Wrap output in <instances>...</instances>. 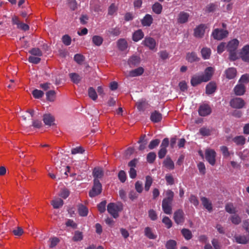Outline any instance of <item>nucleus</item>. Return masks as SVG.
<instances>
[{"mask_svg": "<svg viewBox=\"0 0 249 249\" xmlns=\"http://www.w3.org/2000/svg\"><path fill=\"white\" fill-rule=\"evenodd\" d=\"M239 45V41L236 38L229 41L226 45V49L229 52V58L231 61H235L238 58L237 50Z\"/></svg>", "mask_w": 249, "mask_h": 249, "instance_id": "nucleus-1", "label": "nucleus"}, {"mask_svg": "<svg viewBox=\"0 0 249 249\" xmlns=\"http://www.w3.org/2000/svg\"><path fill=\"white\" fill-rule=\"evenodd\" d=\"M222 28H215L212 33V36L216 40H221L226 38L229 34L227 29V24L224 22L221 23Z\"/></svg>", "mask_w": 249, "mask_h": 249, "instance_id": "nucleus-2", "label": "nucleus"}, {"mask_svg": "<svg viewBox=\"0 0 249 249\" xmlns=\"http://www.w3.org/2000/svg\"><path fill=\"white\" fill-rule=\"evenodd\" d=\"M102 186L100 181L97 178H94L93 185L89 192V196L90 197H94L99 195L102 193Z\"/></svg>", "mask_w": 249, "mask_h": 249, "instance_id": "nucleus-3", "label": "nucleus"}, {"mask_svg": "<svg viewBox=\"0 0 249 249\" xmlns=\"http://www.w3.org/2000/svg\"><path fill=\"white\" fill-rule=\"evenodd\" d=\"M142 44L151 51L157 50V42L156 40L150 36H146L142 42Z\"/></svg>", "mask_w": 249, "mask_h": 249, "instance_id": "nucleus-4", "label": "nucleus"}, {"mask_svg": "<svg viewBox=\"0 0 249 249\" xmlns=\"http://www.w3.org/2000/svg\"><path fill=\"white\" fill-rule=\"evenodd\" d=\"M122 210V207L116 205L114 203H110L107 206V211L114 218L119 216L118 212Z\"/></svg>", "mask_w": 249, "mask_h": 249, "instance_id": "nucleus-5", "label": "nucleus"}, {"mask_svg": "<svg viewBox=\"0 0 249 249\" xmlns=\"http://www.w3.org/2000/svg\"><path fill=\"white\" fill-rule=\"evenodd\" d=\"M207 28L205 24L201 23L194 29V36L196 38H202L204 36L206 29Z\"/></svg>", "mask_w": 249, "mask_h": 249, "instance_id": "nucleus-6", "label": "nucleus"}, {"mask_svg": "<svg viewBox=\"0 0 249 249\" xmlns=\"http://www.w3.org/2000/svg\"><path fill=\"white\" fill-rule=\"evenodd\" d=\"M230 105L233 108L241 109L245 107L246 102L241 98L235 97L231 100Z\"/></svg>", "mask_w": 249, "mask_h": 249, "instance_id": "nucleus-7", "label": "nucleus"}, {"mask_svg": "<svg viewBox=\"0 0 249 249\" xmlns=\"http://www.w3.org/2000/svg\"><path fill=\"white\" fill-rule=\"evenodd\" d=\"M12 23L13 25H17V28L24 31L29 30V26L26 24L20 21L18 16L14 15L12 18Z\"/></svg>", "mask_w": 249, "mask_h": 249, "instance_id": "nucleus-8", "label": "nucleus"}, {"mask_svg": "<svg viewBox=\"0 0 249 249\" xmlns=\"http://www.w3.org/2000/svg\"><path fill=\"white\" fill-rule=\"evenodd\" d=\"M205 159L212 165L215 163L216 152L213 149H207L205 150Z\"/></svg>", "mask_w": 249, "mask_h": 249, "instance_id": "nucleus-9", "label": "nucleus"}, {"mask_svg": "<svg viewBox=\"0 0 249 249\" xmlns=\"http://www.w3.org/2000/svg\"><path fill=\"white\" fill-rule=\"evenodd\" d=\"M239 57L245 62H249V44L245 45L240 50Z\"/></svg>", "mask_w": 249, "mask_h": 249, "instance_id": "nucleus-10", "label": "nucleus"}, {"mask_svg": "<svg viewBox=\"0 0 249 249\" xmlns=\"http://www.w3.org/2000/svg\"><path fill=\"white\" fill-rule=\"evenodd\" d=\"M174 220L177 224H182L184 222V213L181 209L176 211L174 214Z\"/></svg>", "mask_w": 249, "mask_h": 249, "instance_id": "nucleus-11", "label": "nucleus"}, {"mask_svg": "<svg viewBox=\"0 0 249 249\" xmlns=\"http://www.w3.org/2000/svg\"><path fill=\"white\" fill-rule=\"evenodd\" d=\"M117 46L118 50L121 52L125 51L128 48V44L126 39L120 38L117 41Z\"/></svg>", "mask_w": 249, "mask_h": 249, "instance_id": "nucleus-12", "label": "nucleus"}, {"mask_svg": "<svg viewBox=\"0 0 249 249\" xmlns=\"http://www.w3.org/2000/svg\"><path fill=\"white\" fill-rule=\"evenodd\" d=\"M43 121L45 125L51 126L54 124L55 118L50 113H46L43 115Z\"/></svg>", "mask_w": 249, "mask_h": 249, "instance_id": "nucleus-13", "label": "nucleus"}, {"mask_svg": "<svg viewBox=\"0 0 249 249\" xmlns=\"http://www.w3.org/2000/svg\"><path fill=\"white\" fill-rule=\"evenodd\" d=\"M212 110L210 107L206 104L200 106L198 109L199 114L201 116H206L210 114Z\"/></svg>", "mask_w": 249, "mask_h": 249, "instance_id": "nucleus-14", "label": "nucleus"}, {"mask_svg": "<svg viewBox=\"0 0 249 249\" xmlns=\"http://www.w3.org/2000/svg\"><path fill=\"white\" fill-rule=\"evenodd\" d=\"M172 202L167 201L163 199L162 201V208L164 213L167 214H170L172 213Z\"/></svg>", "mask_w": 249, "mask_h": 249, "instance_id": "nucleus-15", "label": "nucleus"}, {"mask_svg": "<svg viewBox=\"0 0 249 249\" xmlns=\"http://www.w3.org/2000/svg\"><path fill=\"white\" fill-rule=\"evenodd\" d=\"M204 79L201 74H196L192 77L191 84L193 87H196L204 82Z\"/></svg>", "mask_w": 249, "mask_h": 249, "instance_id": "nucleus-16", "label": "nucleus"}, {"mask_svg": "<svg viewBox=\"0 0 249 249\" xmlns=\"http://www.w3.org/2000/svg\"><path fill=\"white\" fill-rule=\"evenodd\" d=\"M214 71V70L213 68L211 67H208L204 71V73L203 74H201L202 76L203 77V78L204 79V82H206L209 81Z\"/></svg>", "mask_w": 249, "mask_h": 249, "instance_id": "nucleus-17", "label": "nucleus"}, {"mask_svg": "<svg viewBox=\"0 0 249 249\" xmlns=\"http://www.w3.org/2000/svg\"><path fill=\"white\" fill-rule=\"evenodd\" d=\"M234 92L236 95L241 96L246 92V87L244 85L238 83L234 88Z\"/></svg>", "mask_w": 249, "mask_h": 249, "instance_id": "nucleus-18", "label": "nucleus"}, {"mask_svg": "<svg viewBox=\"0 0 249 249\" xmlns=\"http://www.w3.org/2000/svg\"><path fill=\"white\" fill-rule=\"evenodd\" d=\"M189 17L188 13L184 11L180 12L178 15V22L180 24L185 23L188 21Z\"/></svg>", "mask_w": 249, "mask_h": 249, "instance_id": "nucleus-19", "label": "nucleus"}, {"mask_svg": "<svg viewBox=\"0 0 249 249\" xmlns=\"http://www.w3.org/2000/svg\"><path fill=\"white\" fill-rule=\"evenodd\" d=\"M162 114L157 110H155L151 114L150 120L154 123H157L160 122L162 120Z\"/></svg>", "mask_w": 249, "mask_h": 249, "instance_id": "nucleus-20", "label": "nucleus"}, {"mask_svg": "<svg viewBox=\"0 0 249 249\" xmlns=\"http://www.w3.org/2000/svg\"><path fill=\"white\" fill-rule=\"evenodd\" d=\"M153 22V18L151 15L146 14L141 20V23L143 26H150Z\"/></svg>", "mask_w": 249, "mask_h": 249, "instance_id": "nucleus-21", "label": "nucleus"}, {"mask_svg": "<svg viewBox=\"0 0 249 249\" xmlns=\"http://www.w3.org/2000/svg\"><path fill=\"white\" fill-rule=\"evenodd\" d=\"M144 37V33L142 29H138L135 31L132 34V40L135 42H137Z\"/></svg>", "mask_w": 249, "mask_h": 249, "instance_id": "nucleus-22", "label": "nucleus"}, {"mask_svg": "<svg viewBox=\"0 0 249 249\" xmlns=\"http://www.w3.org/2000/svg\"><path fill=\"white\" fill-rule=\"evenodd\" d=\"M225 73L227 78L232 79L236 76L237 71L235 68H230L225 71Z\"/></svg>", "mask_w": 249, "mask_h": 249, "instance_id": "nucleus-23", "label": "nucleus"}, {"mask_svg": "<svg viewBox=\"0 0 249 249\" xmlns=\"http://www.w3.org/2000/svg\"><path fill=\"white\" fill-rule=\"evenodd\" d=\"M144 72L142 67H140L129 71L128 76L130 77H136L141 75Z\"/></svg>", "mask_w": 249, "mask_h": 249, "instance_id": "nucleus-24", "label": "nucleus"}, {"mask_svg": "<svg viewBox=\"0 0 249 249\" xmlns=\"http://www.w3.org/2000/svg\"><path fill=\"white\" fill-rule=\"evenodd\" d=\"M148 105L145 100L141 99L136 103V106L139 111H144Z\"/></svg>", "mask_w": 249, "mask_h": 249, "instance_id": "nucleus-25", "label": "nucleus"}, {"mask_svg": "<svg viewBox=\"0 0 249 249\" xmlns=\"http://www.w3.org/2000/svg\"><path fill=\"white\" fill-rule=\"evenodd\" d=\"M202 204L209 212H211L213 210L212 204L209 200L206 197H202L200 198Z\"/></svg>", "mask_w": 249, "mask_h": 249, "instance_id": "nucleus-26", "label": "nucleus"}, {"mask_svg": "<svg viewBox=\"0 0 249 249\" xmlns=\"http://www.w3.org/2000/svg\"><path fill=\"white\" fill-rule=\"evenodd\" d=\"M186 60L188 62H197L199 61L200 58L197 56L195 52L188 53L186 54Z\"/></svg>", "mask_w": 249, "mask_h": 249, "instance_id": "nucleus-27", "label": "nucleus"}, {"mask_svg": "<svg viewBox=\"0 0 249 249\" xmlns=\"http://www.w3.org/2000/svg\"><path fill=\"white\" fill-rule=\"evenodd\" d=\"M144 233L145 236L150 239H155L157 236L153 232L152 229L149 227L144 229Z\"/></svg>", "mask_w": 249, "mask_h": 249, "instance_id": "nucleus-28", "label": "nucleus"}, {"mask_svg": "<svg viewBox=\"0 0 249 249\" xmlns=\"http://www.w3.org/2000/svg\"><path fill=\"white\" fill-rule=\"evenodd\" d=\"M216 88L215 84L213 82H210L206 87V93L211 94L215 92Z\"/></svg>", "mask_w": 249, "mask_h": 249, "instance_id": "nucleus-29", "label": "nucleus"}, {"mask_svg": "<svg viewBox=\"0 0 249 249\" xmlns=\"http://www.w3.org/2000/svg\"><path fill=\"white\" fill-rule=\"evenodd\" d=\"M232 141L237 145H243L245 143L246 138L243 136H236L232 139Z\"/></svg>", "mask_w": 249, "mask_h": 249, "instance_id": "nucleus-30", "label": "nucleus"}, {"mask_svg": "<svg viewBox=\"0 0 249 249\" xmlns=\"http://www.w3.org/2000/svg\"><path fill=\"white\" fill-rule=\"evenodd\" d=\"M152 9L154 13L159 15L161 14L162 12V6L160 3L156 2L152 6Z\"/></svg>", "mask_w": 249, "mask_h": 249, "instance_id": "nucleus-31", "label": "nucleus"}, {"mask_svg": "<svg viewBox=\"0 0 249 249\" xmlns=\"http://www.w3.org/2000/svg\"><path fill=\"white\" fill-rule=\"evenodd\" d=\"M79 68L82 70L85 73H89L93 70L92 66H89L88 63H78Z\"/></svg>", "mask_w": 249, "mask_h": 249, "instance_id": "nucleus-32", "label": "nucleus"}, {"mask_svg": "<svg viewBox=\"0 0 249 249\" xmlns=\"http://www.w3.org/2000/svg\"><path fill=\"white\" fill-rule=\"evenodd\" d=\"M163 164L166 168L170 170H173L175 168L174 163L170 157H167L164 160Z\"/></svg>", "mask_w": 249, "mask_h": 249, "instance_id": "nucleus-33", "label": "nucleus"}, {"mask_svg": "<svg viewBox=\"0 0 249 249\" xmlns=\"http://www.w3.org/2000/svg\"><path fill=\"white\" fill-rule=\"evenodd\" d=\"M225 211L231 214H235L237 211L233 203L231 202L228 203L225 205Z\"/></svg>", "mask_w": 249, "mask_h": 249, "instance_id": "nucleus-34", "label": "nucleus"}, {"mask_svg": "<svg viewBox=\"0 0 249 249\" xmlns=\"http://www.w3.org/2000/svg\"><path fill=\"white\" fill-rule=\"evenodd\" d=\"M69 77L71 81L75 84L79 83L82 79V77L76 73H70Z\"/></svg>", "mask_w": 249, "mask_h": 249, "instance_id": "nucleus-35", "label": "nucleus"}, {"mask_svg": "<svg viewBox=\"0 0 249 249\" xmlns=\"http://www.w3.org/2000/svg\"><path fill=\"white\" fill-rule=\"evenodd\" d=\"M146 136L143 135L142 136L138 141V143L140 144L139 147V150L140 151L143 150L146 148L147 143L146 140H145Z\"/></svg>", "mask_w": 249, "mask_h": 249, "instance_id": "nucleus-36", "label": "nucleus"}, {"mask_svg": "<svg viewBox=\"0 0 249 249\" xmlns=\"http://www.w3.org/2000/svg\"><path fill=\"white\" fill-rule=\"evenodd\" d=\"M93 176L94 178H101L104 175L103 171L101 168H95L92 172Z\"/></svg>", "mask_w": 249, "mask_h": 249, "instance_id": "nucleus-37", "label": "nucleus"}, {"mask_svg": "<svg viewBox=\"0 0 249 249\" xmlns=\"http://www.w3.org/2000/svg\"><path fill=\"white\" fill-rule=\"evenodd\" d=\"M235 241L238 244H246L249 239L245 235H237L235 236Z\"/></svg>", "mask_w": 249, "mask_h": 249, "instance_id": "nucleus-38", "label": "nucleus"}, {"mask_svg": "<svg viewBox=\"0 0 249 249\" xmlns=\"http://www.w3.org/2000/svg\"><path fill=\"white\" fill-rule=\"evenodd\" d=\"M78 211L79 214L81 216H86L88 214V209L84 205L80 204L78 206Z\"/></svg>", "mask_w": 249, "mask_h": 249, "instance_id": "nucleus-39", "label": "nucleus"}, {"mask_svg": "<svg viewBox=\"0 0 249 249\" xmlns=\"http://www.w3.org/2000/svg\"><path fill=\"white\" fill-rule=\"evenodd\" d=\"M153 179L150 176H147L145 177V181L144 184V190L145 191H149L150 188L152 184Z\"/></svg>", "mask_w": 249, "mask_h": 249, "instance_id": "nucleus-40", "label": "nucleus"}, {"mask_svg": "<svg viewBox=\"0 0 249 249\" xmlns=\"http://www.w3.org/2000/svg\"><path fill=\"white\" fill-rule=\"evenodd\" d=\"M181 232L183 236L187 240H189L192 238V233L189 229L183 228L181 230Z\"/></svg>", "mask_w": 249, "mask_h": 249, "instance_id": "nucleus-41", "label": "nucleus"}, {"mask_svg": "<svg viewBox=\"0 0 249 249\" xmlns=\"http://www.w3.org/2000/svg\"><path fill=\"white\" fill-rule=\"evenodd\" d=\"M212 131V128L203 127L199 129V133L203 136H209L211 135Z\"/></svg>", "mask_w": 249, "mask_h": 249, "instance_id": "nucleus-42", "label": "nucleus"}, {"mask_svg": "<svg viewBox=\"0 0 249 249\" xmlns=\"http://www.w3.org/2000/svg\"><path fill=\"white\" fill-rule=\"evenodd\" d=\"M201 53L202 57L204 59H208L210 58L211 54V50L210 48L205 47L201 49Z\"/></svg>", "mask_w": 249, "mask_h": 249, "instance_id": "nucleus-43", "label": "nucleus"}, {"mask_svg": "<svg viewBox=\"0 0 249 249\" xmlns=\"http://www.w3.org/2000/svg\"><path fill=\"white\" fill-rule=\"evenodd\" d=\"M56 93L53 90H50L46 93V99L48 101L53 102L55 98Z\"/></svg>", "mask_w": 249, "mask_h": 249, "instance_id": "nucleus-44", "label": "nucleus"}, {"mask_svg": "<svg viewBox=\"0 0 249 249\" xmlns=\"http://www.w3.org/2000/svg\"><path fill=\"white\" fill-rule=\"evenodd\" d=\"M51 204L54 209H58L63 205V201L62 199L58 198L52 200Z\"/></svg>", "mask_w": 249, "mask_h": 249, "instance_id": "nucleus-45", "label": "nucleus"}, {"mask_svg": "<svg viewBox=\"0 0 249 249\" xmlns=\"http://www.w3.org/2000/svg\"><path fill=\"white\" fill-rule=\"evenodd\" d=\"M93 44L96 46H100L103 42V38L99 36H94L92 38Z\"/></svg>", "mask_w": 249, "mask_h": 249, "instance_id": "nucleus-46", "label": "nucleus"}, {"mask_svg": "<svg viewBox=\"0 0 249 249\" xmlns=\"http://www.w3.org/2000/svg\"><path fill=\"white\" fill-rule=\"evenodd\" d=\"M88 95L90 98H91L92 100L95 101L97 98V94L95 91L92 87H89L88 89Z\"/></svg>", "mask_w": 249, "mask_h": 249, "instance_id": "nucleus-47", "label": "nucleus"}, {"mask_svg": "<svg viewBox=\"0 0 249 249\" xmlns=\"http://www.w3.org/2000/svg\"><path fill=\"white\" fill-rule=\"evenodd\" d=\"M231 223L234 225H238L241 222V218L238 214H233L230 218Z\"/></svg>", "mask_w": 249, "mask_h": 249, "instance_id": "nucleus-48", "label": "nucleus"}, {"mask_svg": "<svg viewBox=\"0 0 249 249\" xmlns=\"http://www.w3.org/2000/svg\"><path fill=\"white\" fill-rule=\"evenodd\" d=\"M166 249H177V242L174 240H169L165 244Z\"/></svg>", "mask_w": 249, "mask_h": 249, "instance_id": "nucleus-49", "label": "nucleus"}, {"mask_svg": "<svg viewBox=\"0 0 249 249\" xmlns=\"http://www.w3.org/2000/svg\"><path fill=\"white\" fill-rule=\"evenodd\" d=\"M83 238V235L82 232L78 231H75L72 240L75 242L81 241Z\"/></svg>", "mask_w": 249, "mask_h": 249, "instance_id": "nucleus-50", "label": "nucleus"}, {"mask_svg": "<svg viewBox=\"0 0 249 249\" xmlns=\"http://www.w3.org/2000/svg\"><path fill=\"white\" fill-rule=\"evenodd\" d=\"M29 53L33 55L38 57L42 55V52L38 48H33L29 51Z\"/></svg>", "mask_w": 249, "mask_h": 249, "instance_id": "nucleus-51", "label": "nucleus"}, {"mask_svg": "<svg viewBox=\"0 0 249 249\" xmlns=\"http://www.w3.org/2000/svg\"><path fill=\"white\" fill-rule=\"evenodd\" d=\"M165 195L166 197L163 198V199L172 202L174 196V192L171 190H167L165 192Z\"/></svg>", "mask_w": 249, "mask_h": 249, "instance_id": "nucleus-52", "label": "nucleus"}, {"mask_svg": "<svg viewBox=\"0 0 249 249\" xmlns=\"http://www.w3.org/2000/svg\"><path fill=\"white\" fill-rule=\"evenodd\" d=\"M118 10V7L115 5V3H111L108 8V15L113 16Z\"/></svg>", "mask_w": 249, "mask_h": 249, "instance_id": "nucleus-53", "label": "nucleus"}, {"mask_svg": "<svg viewBox=\"0 0 249 249\" xmlns=\"http://www.w3.org/2000/svg\"><path fill=\"white\" fill-rule=\"evenodd\" d=\"M156 158V154L155 152H151L149 153L146 157V160L149 163H153Z\"/></svg>", "mask_w": 249, "mask_h": 249, "instance_id": "nucleus-54", "label": "nucleus"}, {"mask_svg": "<svg viewBox=\"0 0 249 249\" xmlns=\"http://www.w3.org/2000/svg\"><path fill=\"white\" fill-rule=\"evenodd\" d=\"M238 83L242 84H248L249 83V74H243L239 80Z\"/></svg>", "mask_w": 249, "mask_h": 249, "instance_id": "nucleus-55", "label": "nucleus"}, {"mask_svg": "<svg viewBox=\"0 0 249 249\" xmlns=\"http://www.w3.org/2000/svg\"><path fill=\"white\" fill-rule=\"evenodd\" d=\"M32 94L34 98L39 99L43 96L44 93V92L41 90L35 89L32 91Z\"/></svg>", "mask_w": 249, "mask_h": 249, "instance_id": "nucleus-56", "label": "nucleus"}, {"mask_svg": "<svg viewBox=\"0 0 249 249\" xmlns=\"http://www.w3.org/2000/svg\"><path fill=\"white\" fill-rule=\"evenodd\" d=\"M68 5L72 11H74L77 8V3L76 0H68Z\"/></svg>", "mask_w": 249, "mask_h": 249, "instance_id": "nucleus-57", "label": "nucleus"}, {"mask_svg": "<svg viewBox=\"0 0 249 249\" xmlns=\"http://www.w3.org/2000/svg\"><path fill=\"white\" fill-rule=\"evenodd\" d=\"M162 222L167 229H170L172 226V222L167 216H164L162 220Z\"/></svg>", "mask_w": 249, "mask_h": 249, "instance_id": "nucleus-58", "label": "nucleus"}, {"mask_svg": "<svg viewBox=\"0 0 249 249\" xmlns=\"http://www.w3.org/2000/svg\"><path fill=\"white\" fill-rule=\"evenodd\" d=\"M63 43L66 46H69L71 44V39L68 35H65L62 37Z\"/></svg>", "mask_w": 249, "mask_h": 249, "instance_id": "nucleus-59", "label": "nucleus"}, {"mask_svg": "<svg viewBox=\"0 0 249 249\" xmlns=\"http://www.w3.org/2000/svg\"><path fill=\"white\" fill-rule=\"evenodd\" d=\"M135 188L136 192L139 194L143 191L142 183L140 181H137L135 183Z\"/></svg>", "mask_w": 249, "mask_h": 249, "instance_id": "nucleus-60", "label": "nucleus"}, {"mask_svg": "<svg viewBox=\"0 0 249 249\" xmlns=\"http://www.w3.org/2000/svg\"><path fill=\"white\" fill-rule=\"evenodd\" d=\"M160 140L159 139H155L152 140L148 145L150 149H153L159 144Z\"/></svg>", "mask_w": 249, "mask_h": 249, "instance_id": "nucleus-61", "label": "nucleus"}, {"mask_svg": "<svg viewBox=\"0 0 249 249\" xmlns=\"http://www.w3.org/2000/svg\"><path fill=\"white\" fill-rule=\"evenodd\" d=\"M85 151L84 149L82 146L76 147L72 148L71 150V153L73 155L76 154H82Z\"/></svg>", "mask_w": 249, "mask_h": 249, "instance_id": "nucleus-62", "label": "nucleus"}, {"mask_svg": "<svg viewBox=\"0 0 249 249\" xmlns=\"http://www.w3.org/2000/svg\"><path fill=\"white\" fill-rule=\"evenodd\" d=\"M216 8V5L215 4L212 3L209 4H208L206 7V12L208 13H211V12H213Z\"/></svg>", "mask_w": 249, "mask_h": 249, "instance_id": "nucleus-63", "label": "nucleus"}, {"mask_svg": "<svg viewBox=\"0 0 249 249\" xmlns=\"http://www.w3.org/2000/svg\"><path fill=\"white\" fill-rule=\"evenodd\" d=\"M118 178L121 182L124 183L126 179V176L125 172L123 170H121L118 173Z\"/></svg>", "mask_w": 249, "mask_h": 249, "instance_id": "nucleus-64", "label": "nucleus"}]
</instances>
